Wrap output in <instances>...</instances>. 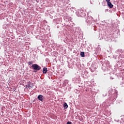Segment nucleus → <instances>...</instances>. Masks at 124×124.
Returning a JSON list of instances; mask_svg holds the SVG:
<instances>
[{
	"instance_id": "nucleus-1",
	"label": "nucleus",
	"mask_w": 124,
	"mask_h": 124,
	"mask_svg": "<svg viewBox=\"0 0 124 124\" xmlns=\"http://www.w3.org/2000/svg\"><path fill=\"white\" fill-rule=\"evenodd\" d=\"M32 69H34V70H37L38 71V70H40V69H41V67L36 64H34L32 65Z\"/></svg>"
},
{
	"instance_id": "nucleus-2",
	"label": "nucleus",
	"mask_w": 124,
	"mask_h": 124,
	"mask_svg": "<svg viewBox=\"0 0 124 124\" xmlns=\"http://www.w3.org/2000/svg\"><path fill=\"white\" fill-rule=\"evenodd\" d=\"M33 87V83L31 82H29L27 85H26V89H31Z\"/></svg>"
},
{
	"instance_id": "nucleus-3",
	"label": "nucleus",
	"mask_w": 124,
	"mask_h": 124,
	"mask_svg": "<svg viewBox=\"0 0 124 124\" xmlns=\"http://www.w3.org/2000/svg\"><path fill=\"white\" fill-rule=\"evenodd\" d=\"M78 12L81 17H82L83 15H86V14H85V11H84V10H83L82 9L78 10Z\"/></svg>"
},
{
	"instance_id": "nucleus-4",
	"label": "nucleus",
	"mask_w": 124,
	"mask_h": 124,
	"mask_svg": "<svg viewBox=\"0 0 124 124\" xmlns=\"http://www.w3.org/2000/svg\"><path fill=\"white\" fill-rule=\"evenodd\" d=\"M108 5L110 8H113L114 5L112 4V3H111L110 1L107 2Z\"/></svg>"
},
{
	"instance_id": "nucleus-5",
	"label": "nucleus",
	"mask_w": 124,
	"mask_h": 124,
	"mask_svg": "<svg viewBox=\"0 0 124 124\" xmlns=\"http://www.w3.org/2000/svg\"><path fill=\"white\" fill-rule=\"evenodd\" d=\"M43 96H42V95H39L38 96V98L39 99V100H40V101H42V100H43Z\"/></svg>"
},
{
	"instance_id": "nucleus-6",
	"label": "nucleus",
	"mask_w": 124,
	"mask_h": 124,
	"mask_svg": "<svg viewBox=\"0 0 124 124\" xmlns=\"http://www.w3.org/2000/svg\"><path fill=\"white\" fill-rule=\"evenodd\" d=\"M47 71H48V70H47V68L44 67L43 70V73L46 74L47 73Z\"/></svg>"
},
{
	"instance_id": "nucleus-7",
	"label": "nucleus",
	"mask_w": 124,
	"mask_h": 124,
	"mask_svg": "<svg viewBox=\"0 0 124 124\" xmlns=\"http://www.w3.org/2000/svg\"><path fill=\"white\" fill-rule=\"evenodd\" d=\"M63 107H64V109H67L68 106L67 105V104H66V103H65L64 104Z\"/></svg>"
},
{
	"instance_id": "nucleus-8",
	"label": "nucleus",
	"mask_w": 124,
	"mask_h": 124,
	"mask_svg": "<svg viewBox=\"0 0 124 124\" xmlns=\"http://www.w3.org/2000/svg\"><path fill=\"white\" fill-rule=\"evenodd\" d=\"M80 56L81 57H82V58H84L85 57V52H81L80 53Z\"/></svg>"
},
{
	"instance_id": "nucleus-9",
	"label": "nucleus",
	"mask_w": 124,
	"mask_h": 124,
	"mask_svg": "<svg viewBox=\"0 0 124 124\" xmlns=\"http://www.w3.org/2000/svg\"><path fill=\"white\" fill-rule=\"evenodd\" d=\"M28 64H29V65H31V64H32V61H30L28 62Z\"/></svg>"
},
{
	"instance_id": "nucleus-10",
	"label": "nucleus",
	"mask_w": 124,
	"mask_h": 124,
	"mask_svg": "<svg viewBox=\"0 0 124 124\" xmlns=\"http://www.w3.org/2000/svg\"><path fill=\"white\" fill-rule=\"evenodd\" d=\"M67 124H71V122L68 121V122L67 123Z\"/></svg>"
},
{
	"instance_id": "nucleus-11",
	"label": "nucleus",
	"mask_w": 124,
	"mask_h": 124,
	"mask_svg": "<svg viewBox=\"0 0 124 124\" xmlns=\"http://www.w3.org/2000/svg\"><path fill=\"white\" fill-rule=\"evenodd\" d=\"M106 1L107 2H108L109 1H110V0H106Z\"/></svg>"
},
{
	"instance_id": "nucleus-12",
	"label": "nucleus",
	"mask_w": 124,
	"mask_h": 124,
	"mask_svg": "<svg viewBox=\"0 0 124 124\" xmlns=\"http://www.w3.org/2000/svg\"><path fill=\"white\" fill-rule=\"evenodd\" d=\"M34 72H36V71H34Z\"/></svg>"
}]
</instances>
